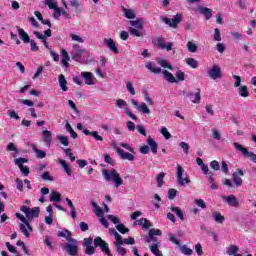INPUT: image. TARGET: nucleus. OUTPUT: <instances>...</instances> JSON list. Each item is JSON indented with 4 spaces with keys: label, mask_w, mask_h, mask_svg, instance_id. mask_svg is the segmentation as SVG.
I'll return each mask as SVG.
<instances>
[{
    "label": "nucleus",
    "mask_w": 256,
    "mask_h": 256,
    "mask_svg": "<svg viewBox=\"0 0 256 256\" xmlns=\"http://www.w3.org/2000/svg\"><path fill=\"white\" fill-rule=\"evenodd\" d=\"M102 177L105 179V181L114 183L115 187H121V185H123V178H121V175H119V172H117L115 169L102 170Z\"/></svg>",
    "instance_id": "obj_1"
},
{
    "label": "nucleus",
    "mask_w": 256,
    "mask_h": 256,
    "mask_svg": "<svg viewBox=\"0 0 256 256\" xmlns=\"http://www.w3.org/2000/svg\"><path fill=\"white\" fill-rule=\"evenodd\" d=\"M129 24L131 25V27L128 28L130 35L134 37H145V32L141 30L143 29V22H141V20H130Z\"/></svg>",
    "instance_id": "obj_2"
},
{
    "label": "nucleus",
    "mask_w": 256,
    "mask_h": 256,
    "mask_svg": "<svg viewBox=\"0 0 256 256\" xmlns=\"http://www.w3.org/2000/svg\"><path fill=\"white\" fill-rule=\"evenodd\" d=\"M185 173V169H183L182 165H177L176 167V182L180 187H185V185H189L191 183V179H189V175Z\"/></svg>",
    "instance_id": "obj_3"
},
{
    "label": "nucleus",
    "mask_w": 256,
    "mask_h": 256,
    "mask_svg": "<svg viewBox=\"0 0 256 256\" xmlns=\"http://www.w3.org/2000/svg\"><path fill=\"white\" fill-rule=\"evenodd\" d=\"M83 79L86 85H93V73L91 72H81L80 76H73L72 81L76 85H83Z\"/></svg>",
    "instance_id": "obj_4"
},
{
    "label": "nucleus",
    "mask_w": 256,
    "mask_h": 256,
    "mask_svg": "<svg viewBox=\"0 0 256 256\" xmlns=\"http://www.w3.org/2000/svg\"><path fill=\"white\" fill-rule=\"evenodd\" d=\"M20 211H22L26 218H28V222L33 219H37V217H39V213H41L39 207L29 208L27 206H21Z\"/></svg>",
    "instance_id": "obj_5"
},
{
    "label": "nucleus",
    "mask_w": 256,
    "mask_h": 256,
    "mask_svg": "<svg viewBox=\"0 0 256 256\" xmlns=\"http://www.w3.org/2000/svg\"><path fill=\"white\" fill-rule=\"evenodd\" d=\"M160 21L162 23H165V25H168L170 27H172L173 29H177V26L179 25V23H181V21H183V14L178 13L174 16V19H169L165 16H160Z\"/></svg>",
    "instance_id": "obj_6"
},
{
    "label": "nucleus",
    "mask_w": 256,
    "mask_h": 256,
    "mask_svg": "<svg viewBox=\"0 0 256 256\" xmlns=\"http://www.w3.org/2000/svg\"><path fill=\"white\" fill-rule=\"evenodd\" d=\"M207 77H209V79H212L213 81L217 79H222L223 71L221 70V66H219V64H214L211 68H208Z\"/></svg>",
    "instance_id": "obj_7"
},
{
    "label": "nucleus",
    "mask_w": 256,
    "mask_h": 256,
    "mask_svg": "<svg viewBox=\"0 0 256 256\" xmlns=\"http://www.w3.org/2000/svg\"><path fill=\"white\" fill-rule=\"evenodd\" d=\"M107 219H109L110 221H112V223H114V225H116L117 231H119V233H122V235H125V233H129V228L125 227V225L123 224H119V218L115 217L114 215H108Z\"/></svg>",
    "instance_id": "obj_8"
},
{
    "label": "nucleus",
    "mask_w": 256,
    "mask_h": 256,
    "mask_svg": "<svg viewBox=\"0 0 256 256\" xmlns=\"http://www.w3.org/2000/svg\"><path fill=\"white\" fill-rule=\"evenodd\" d=\"M94 247H99L102 253H109V244L99 236L94 239Z\"/></svg>",
    "instance_id": "obj_9"
},
{
    "label": "nucleus",
    "mask_w": 256,
    "mask_h": 256,
    "mask_svg": "<svg viewBox=\"0 0 256 256\" xmlns=\"http://www.w3.org/2000/svg\"><path fill=\"white\" fill-rule=\"evenodd\" d=\"M74 244H63L62 247L64 249V251H66L68 253V255L71 256H77V251H79V246H77V242H72Z\"/></svg>",
    "instance_id": "obj_10"
},
{
    "label": "nucleus",
    "mask_w": 256,
    "mask_h": 256,
    "mask_svg": "<svg viewBox=\"0 0 256 256\" xmlns=\"http://www.w3.org/2000/svg\"><path fill=\"white\" fill-rule=\"evenodd\" d=\"M83 53H85V50L81 49V46H79V44L73 45L71 56L74 61H81V56L83 55Z\"/></svg>",
    "instance_id": "obj_11"
},
{
    "label": "nucleus",
    "mask_w": 256,
    "mask_h": 256,
    "mask_svg": "<svg viewBox=\"0 0 256 256\" xmlns=\"http://www.w3.org/2000/svg\"><path fill=\"white\" fill-rule=\"evenodd\" d=\"M132 105H134V107H136L139 111H141V113H143L144 115H149V113H151V110L149 109V107L147 106V104H145V102H141L139 104V102H137V100L132 99L131 100Z\"/></svg>",
    "instance_id": "obj_12"
},
{
    "label": "nucleus",
    "mask_w": 256,
    "mask_h": 256,
    "mask_svg": "<svg viewBox=\"0 0 256 256\" xmlns=\"http://www.w3.org/2000/svg\"><path fill=\"white\" fill-rule=\"evenodd\" d=\"M23 163H27L26 158H18L15 160V165L19 167L21 173L24 174V177H27L29 175V167L23 166Z\"/></svg>",
    "instance_id": "obj_13"
},
{
    "label": "nucleus",
    "mask_w": 256,
    "mask_h": 256,
    "mask_svg": "<svg viewBox=\"0 0 256 256\" xmlns=\"http://www.w3.org/2000/svg\"><path fill=\"white\" fill-rule=\"evenodd\" d=\"M19 229L21 233H23V235L27 237V239H29V237H31V233H33V227L29 222L20 224Z\"/></svg>",
    "instance_id": "obj_14"
},
{
    "label": "nucleus",
    "mask_w": 256,
    "mask_h": 256,
    "mask_svg": "<svg viewBox=\"0 0 256 256\" xmlns=\"http://www.w3.org/2000/svg\"><path fill=\"white\" fill-rule=\"evenodd\" d=\"M198 13H200V15H204L205 19H207V21H209V19H211V17H213V10H211V8H207L204 6H198L197 8Z\"/></svg>",
    "instance_id": "obj_15"
},
{
    "label": "nucleus",
    "mask_w": 256,
    "mask_h": 256,
    "mask_svg": "<svg viewBox=\"0 0 256 256\" xmlns=\"http://www.w3.org/2000/svg\"><path fill=\"white\" fill-rule=\"evenodd\" d=\"M103 43L104 45H107L110 51H113V53L119 54V49L115 45V41H113V38H104Z\"/></svg>",
    "instance_id": "obj_16"
},
{
    "label": "nucleus",
    "mask_w": 256,
    "mask_h": 256,
    "mask_svg": "<svg viewBox=\"0 0 256 256\" xmlns=\"http://www.w3.org/2000/svg\"><path fill=\"white\" fill-rule=\"evenodd\" d=\"M116 151H117L119 157H121V159H124L126 161H134V159H135V155H133L129 152H125L121 148H117Z\"/></svg>",
    "instance_id": "obj_17"
},
{
    "label": "nucleus",
    "mask_w": 256,
    "mask_h": 256,
    "mask_svg": "<svg viewBox=\"0 0 256 256\" xmlns=\"http://www.w3.org/2000/svg\"><path fill=\"white\" fill-rule=\"evenodd\" d=\"M233 146L235 147L236 151H240L244 157L251 158V155H253V152H249V150L245 147H243L241 144L234 142Z\"/></svg>",
    "instance_id": "obj_18"
},
{
    "label": "nucleus",
    "mask_w": 256,
    "mask_h": 256,
    "mask_svg": "<svg viewBox=\"0 0 256 256\" xmlns=\"http://www.w3.org/2000/svg\"><path fill=\"white\" fill-rule=\"evenodd\" d=\"M223 201H226L227 204L230 205V207H237L239 205V201L237 200V197L235 195L230 196H223Z\"/></svg>",
    "instance_id": "obj_19"
},
{
    "label": "nucleus",
    "mask_w": 256,
    "mask_h": 256,
    "mask_svg": "<svg viewBox=\"0 0 256 256\" xmlns=\"http://www.w3.org/2000/svg\"><path fill=\"white\" fill-rule=\"evenodd\" d=\"M170 211H172V213H175L180 221H185V216L183 215V211L181 210V208L177 206H172L170 207Z\"/></svg>",
    "instance_id": "obj_20"
},
{
    "label": "nucleus",
    "mask_w": 256,
    "mask_h": 256,
    "mask_svg": "<svg viewBox=\"0 0 256 256\" xmlns=\"http://www.w3.org/2000/svg\"><path fill=\"white\" fill-rule=\"evenodd\" d=\"M18 34L20 36V39L23 40L24 43H31V38H29V34L25 32L22 28L17 27Z\"/></svg>",
    "instance_id": "obj_21"
},
{
    "label": "nucleus",
    "mask_w": 256,
    "mask_h": 256,
    "mask_svg": "<svg viewBox=\"0 0 256 256\" xmlns=\"http://www.w3.org/2000/svg\"><path fill=\"white\" fill-rule=\"evenodd\" d=\"M58 237H64L68 243H76V240L71 237V232L69 230H65V231H60L58 233Z\"/></svg>",
    "instance_id": "obj_22"
},
{
    "label": "nucleus",
    "mask_w": 256,
    "mask_h": 256,
    "mask_svg": "<svg viewBox=\"0 0 256 256\" xmlns=\"http://www.w3.org/2000/svg\"><path fill=\"white\" fill-rule=\"evenodd\" d=\"M58 81H59L60 89H62V91H69V87H67V79H65V75L60 74L58 77Z\"/></svg>",
    "instance_id": "obj_23"
},
{
    "label": "nucleus",
    "mask_w": 256,
    "mask_h": 256,
    "mask_svg": "<svg viewBox=\"0 0 256 256\" xmlns=\"http://www.w3.org/2000/svg\"><path fill=\"white\" fill-rule=\"evenodd\" d=\"M147 143H148L152 153L156 154L157 149H159V145L157 144V142H155V140L153 138H151V136H149L147 139Z\"/></svg>",
    "instance_id": "obj_24"
},
{
    "label": "nucleus",
    "mask_w": 256,
    "mask_h": 256,
    "mask_svg": "<svg viewBox=\"0 0 256 256\" xmlns=\"http://www.w3.org/2000/svg\"><path fill=\"white\" fill-rule=\"evenodd\" d=\"M138 225L142 227V229H151L153 227V224L146 218H141L140 220L137 221Z\"/></svg>",
    "instance_id": "obj_25"
},
{
    "label": "nucleus",
    "mask_w": 256,
    "mask_h": 256,
    "mask_svg": "<svg viewBox=\"0 0 256 256\" xmlns=\"http://www.w3.org/2000/svg\"><path fill=\"white\" fill-rule=\"evenodd\" d=\"M162 75H164V79H166L168 83H177V78H175V76H173L171 72L163 70Z\"/></svg>",
    "instance_id": "obj_26"
},
{
    "label": "nucleus",
    "mask_w": 256,
    "mask_h": 256,
    "mask_svg": "<svg viewBox=\"0 0 256 256\" xmlns=\"http://www.w3.org/2000/svg\"><path fill=\"white\" fill-rule=\"evenodd\" d=\"M42 135H43L44 143L47 145H51V138L53 137V135L51 134V131L43 130Z\"/></svg>",
    "instance_id": "obj_27"
},
{
    "label": "nucleus",
    "mask_w": 256,
    "mask_h": 256,
    "mask_svg": "<svg viewBox=\"0 0 256 256\" xmlns=\"http://www.w3.org/2000/svg\"><path fill=\"white\" fill-rule=\"evenodd\" d=\"M111 235H113L116 239V242H114L115 245H123V238L120 236L117 230L111 229L110 230Z\"/></svg>",
    "instance_id": "obj_28"
},
{
    "label": "nucleus",
    "mask_w": 256,
    "mask_h": 256,
    "mask_svg": "<svg viewBox=\"0 0 256 256\" xmlns=\"http://www.w3.org/2000/svg\"><path fill=\"white\" fill-rule=\"evenodd\" d=\"M50 201L52 203H59V201H61V194L55 190H52L50 193Z\"/></svg>",
    "instance_id": "obj_29"
},
{
    "label": "nucleus",
    "mask_w": 256,
    "mask_h": 256,
    "mask_svg": "<svg viewBox=\"0 0 256 256\" xmlns=\"http://www.w3.org/2000/svg\"><path fill=\"white\" fill-rule=\"evenodd\" d=\"M157 63H158V65H160V67H163L164 69H169L170 71H173V66L171 65V63H169V61H167L165 59H158Z\"/></svg>",
    "instance_id": "obj_30"
},
{
    "label": "nucleus",
    "mask_w": 256,
    "mask_h": 256,
    "mask_svg": "<svg viewBox=\"0 0 256 256\" xmlns=\"http://www.w3.org/2000/svg\"><path fill=\"white\" fill-rule=\"evenodd\" d=\"M122 11H123L124 17H126V19H135V17H136L135 11H133L131 9H127L125 7H122Z\"/></svg>",
    "instance_id": "obj_31"
},
{
    "label": "nucleus",
    "mask_w": 256,
    "mask_h": 256,
    "mask_svg": "<svg viewBox=\"0 0 256 256\" xmlns=\"http://www.w3.org/2000/svg\"><path fill=\"white\" fill-rule=\"evenodd\" d=\"M59 163L61 165V167L63 168V170L65 171V173L68 175V177H71V168H69V164H67V161L60 159Z\"/></svg>",
    "instance_id": "obj_32"
},
{
    "label": "nucleus",
    "mask_w": 256,
    "mask_h": 256,
    "mask_svg": "<svg viewBox=\"0 0 256 256\" xmlns=\"http://www.w3.org/2000/svg\"><path fill=\"white\" fill-rule=\"evenodd\" d=\"M212 217L216 223L222 224L223 221H225V216L221 215L220 212L218 211H214L212 213Z\"/></svg>",
    "instance_id": "obj_33"
},
{
    "label": "nucleus",
    "mask_w": 256,
    "mask_h": 256,
    "mask_svg": "<svg viewBox=\"0 0 256 256\" xmlns=\"http://www.w3.org/2000/svg\"><path fill=\"white\" fill-rule=\"evenodd\" d=\"M116 107H118V109H124V111H126L129 109V104H127V102L123 99H117Z\"/></svg>",
    "instance_id": "obj_34"
},
{
    "label": "nucleus",
    "mask_w": 256,
    "mask_h": 256,
    "mask_svg": "<svg viewBox=\"0 0 256 256\" xmlns=\"http://www.w3.org/2000/svg\"><path fill=\"white\" fill-rule=\"evenodd\" d=\"M146 69H148V71H151V73H154L155 75H159V73H161V68L153 67V63L151 62H148L146 64Z\"/></svg>",
    "instance_id": "obj_35"
},
{
    "label": "nucleus",
    "mask_w": 256,
    "mask_h": 256,
    "mask_svg": "<svg viewBox=\"0 0 256 256\" xmlns=\"http://www.w3.org/2000/svg\"><path fill=\"white\" fill-rule=\"evenodd\" d=\"M65 128L67 133H70L72 139H77L79 137L69 122L66 123Z\"/></svg>",
    "instance_id": "obj_36"
},
{
    "label": "nucleus",
    "mask_w": 256,
    "mask_h": 256,
    "mask_svg": "<svg viewBox=\"0 0 256 256\" xmlns=\"http://www.w3.org/2000/svg\"><path fill=\"white\" fill-rule=\"evenodd\" d=\"M238 93H239L240 97L247 98V97H249V88H247V86H240L238 88Z\"/></svg>",
    "instance_id": "obj_37"
},
{
    "label": "nucleus",
    "mask_w": 256,
    "mask_h": 256,
    "mask_svg": "<svg viewBox=\"0 0 256 256\" xmlns=\"http://www.w3.org/2000/svg\"><path fill=\"white\" fill-rule=\"evenodd\" d=\"M151 253L155 256H163V252L159 250V244L155 243L150 247Z\"/></svg>",
    "instance_id": "obj_38"
},
{
    "label": "nucleus",
    "mask_w": 256,
    "mask_h": 256,
    "mask_svg": "<svg viewBox=\"0 0 256 256\" xmlns=\"http://www.w3.org/2000/svg\"><path fill=\"white\" fill-rule=\"evenodd\" d=\"M56 139L61 143V145H64V147H69V138H67V136L57 135Z\"/></svg>",
    "instance_id": "obj_39"
},
{
    "label": "nucleus",
    "mask_w": 256,
    "mask_h": 256,
    "mask_svg": "<svg viewBox=\"0 0 256 256\" xmlns=\"http://www.w3.org/2000/svg\"><path fill=\"white\" fill-rule=\"evenodd\" d=\"M187 49L190 53H197L199 46H197V44L193 43L192 41H189L187 43Z\"/></svg>",
    "instance_id": "obj_40"
},
{
    "label": "nucleus",
    "mask_w": 256,
    "mask_h": 256,
    "mask_svg": "<svg viewBox=\"0 0 256 256\" xmlns=\"http://www.w3.org/2000/svg\"><path fill=\"white\" fill-rule=\"evenodd\" d=\"M32 149H33L34 153H36L38 159H45L47 157V153L45 151L39 150L35 146Z\"/></svg>",
    "instance_id": "obj_41"
},
{
    "label": "nucleus",
    "mask_w": 256,
    "mask_h": 256,
    "mask_svg": "<svg viewBox=\"0 0 256 256\" xmlns=\"http://www.w3.org/2000/svg\"><path fill=\"white\" fill-rule=\"evenodd\" d=\"M186 63H187V65H189V67H191L192 69H197V67H199V62H197V60H195L194 58H188V59H186Z\"/></svg>",
    "instance_id": "obj_42"
},
{
    "label": "nucleus",
    "mask_w": 256,
    "mask_h": 256,
    "mask_svg": "<svg viewBox=\"0 0 256 256\" xmlns=\"http://www.w3.org/2000/svg\"><path fill=\"white\" fill-rule=\"evenodd\" d=\"M239 251V248L236 245H230L227 247L226 253L227 255H236V253Z\"/></svg>",
    "instance_id": "obj_43"
},
{
    "label": "nucleus",
    "mask_w": 256,
    "mask_h": 256,
    "mask_svg": "<svg viewBox=\"0 0 256 256\" xmlns=\"http://www.w3.org/2000/svg\"><path fill=\"white\" fill-rule=\"evenodd\" d=\"M180 251L183 255H187V256L193 255V249L187 247V245L181 246Z\"/></svg>",
    "instance_id": "obj_44"
},
{
    "label": "nucleus",
    "mask_w": 256,
    "mask_h": 256,
    "mask_svg": "<svg viewBox=\"0 0 256 256\" xmlns=\"http://www.w3.org/2000/svg\"><path fill=\"white\" fill-rule=\"evenodd\" d=\"M192 103L199 104L201 103V90L198 89L197 92L192 96Z\"/></svg>",
    "instance_id": "obj_45"
},
{
    "label": "nucleus",
    "mask_w": 256,
    "mask_h": 256,
    "mask_svg": "<svg viewBox=\"0 0 256 256\" xmlns=\"http://www.w3.org/2000/svg\"><path fill=\"white\" fill-rule=\"evenodd\" d=\"M163 179H165V172H161L156 177L158 187H163Z\"/></svg>",
    "instance_id": "obj_46"
},
{
    "label": "nucleus",
    "mask_w": 256,
    "mask_h": 256,
    "mask_svg": "<svg viewBox=\"0 0 256 256\" xmlns=\"http://www.w3.org/2000/svg\"><path fill=\"white\" fill-rule=\"evenodd\" d=\"M232 177H233V181L237 187H240V185H243V179H241V177L237 176V173H233Z\"/></svg>",
    "instance_id": "obj_47"
},
{
    "label": "nucleus",
    "mask_w": 256,
    "mask_h": 256,
    "mask_svg": "<svg viewBox=\"0 0 256 256\" xmlns=\"http://www.w3.org/2000/svg\"><path fill=\"white\" fill-rule=\"evenodd\" d=\"M207 179H208V182L210 183V188L211 189H218L219 188V186L215 183V180L213 179V175H211V176H207Z\"/></svg>",
    "instance_id": "obj_48"
},
{
    "label": "nucleus",
    "mask_w": 256,
    "mask_h": 256,
    "mask_svg": "<svg viewBox=\"0 0 256 256\" xmlns=\"http://www.w3.org/2000/svg\"><path fill=\"white\" fill-rule=\"evenodd\" d=\"M122 245H135V238L128 237V238L122 239Z\"/></svg>",
    "instance_id": "obj_49"
},
{
    "label": "nucleus",
    "mask_w": 256,
    "mask_h": 256,
    "mask_svg": "<svg viewBox=\"0 0 256 256\" xmlns=\"http://www.w3.org/2000/svg\"><path fill=\"white\" fill-rule=\"evenodd\" d=\"M7 114L10 117V119H16V121H19V119H21V117L17 115V112H15V110H8Z\"/></svg>",
    "instance_id": "obj_50"
},
{
    "label": "nucleus",
    "mask_w": 256,
    "mask_h": 256,
    "mask_svg": "<svg viewBox=\"0 0 256 256\" xmlns=\"http://www.w3.org/2000/svg\"><path fill=\"white\" fill-rule=\"evenodd\" d=\"M160 133L163 135L165 139H171V133L167 130V127H162Z\"/></svg>",
    "instance_id": "obj_51"
},
{
    "label": "nucleus",
    "mask_w": 256,
    "mask_h": 256,
    "mask_svg": "<svg viewBox=\"0 0 256 256\" xmlns=\"http://www.w3.org/2000/svg\"><path fill=\"white\" fill-rule=\"evenodd\" d=\"M116 251L118 255H122V256L127 255V249H125L121 245H116Z\"/></svg>",
    "instance_id": "obj_52"
},
{
    "label": "nucleus",
    "mask_w": 256,
    "mask_h": 256,
    "mask_svg": "<svg viewBox=\"0 0 256 256\" xmlns=\"http://www.w3.org/2000/svg\"><path fill=\"white\" fill-rule=\"evenodd\" d=\"M176 80H177V83H179V81H185V73L181 70H178L176 72Z\"/></svg>",
    "instance_id": "obj_53"
},
{
    "label": "nucleus",
    "mask_w": 256,
    "mask_h": 256,
    "mask_svg": "<svg viewBox=\"0 0 256 256\" xmlns=\"http://www.w3.org/2000/svg\"><path fill=\"white\" fill-rule=\"evenodd\" d=\"M104 161H105V163H108L112 167H115V162H114V160L111 158V156L109 154H105L104 155Z\"/></svg>",
    "instance_id": "obj_54"
},
{
    "label": "nucleus",
    "mask_w": 256,
    "mask_h": 256,
    "mask_svg": "<svg viewBox=\"0 0 256 256\" xmlns=\"http://www.w3.org/2000/svg\"><path fill=\"white\" fill-rule=\"evenodd\" d=\"M175 197H177V190L170 188L168 190V199L173 200Z\"/></svg>",
    "instance_id": "obj_55"
},
{
    "label": "nucleus",
    "mask_w": 256,
    "mask_h": 256,
    "mask_svg": "<svg viewBox=\"0 0 256 256\" xmlns=\"http://www.w3.org/2000/svg\"><path fill=\"white\" fill-rule=\"evenodd\" d=\"M84 247H85L86 255H94L95 254V247H93L92 245L84 246Z\"/></svg>",
    "instance_id": "obj_56"
},
{
    "label": "nucleus",
    "mask_w": 256,
    "mask_h": 256,
    "mask_svg": "<svg viewBox=\"0 0 256 256\" xmlns=\"http://www.w3.org/2000/svg\"><path fill=\"white\" fill-rule=\"evenodd\" d=\"M126 88L130 95H135V88L133 87V83L127 82Z\"/></svg>",
    "instance_id": "obj_57"
},
{
    "label": "nucleus",
    "mask_w": 256,
    "mask_h": 256,
    "mask_svg": "<svg viewBox=\"0 0 256 256\" xmlns=\"http://www.w3.org/2000/svg\"><path fill=\"white\" fill-rule=\"evenodd\" d=\"M210 167L211 169H213L214 171H219V169H221V166L219 165V162L217 160H214L210 163Z\"/></svg>",
    "instance_id": "obj_58"
},
{
    "label": "nucleus",
    "mask_w": 256,
    "mask_h": 256,
    "mask_svg": "<svg viewBox=\"0 0 256 256\" xmlns=\"http://www.w3.org/2000/svg\"><path fill=\"white\" fill-rule=\"evenodd\" d=\"M16 183V188L18 189V191H20V193H22L23 191V180L16 178L15 180Z\"/></svg>",
    "instance_id": "obj_59"
},
{
    "label": "nucleus",
    "mask_w": 256,
    "mask_h": 256,
    "mask_svg": "<svg viewBox=\"0 0 256 256\" xmlns=\"http://www.w3.org/2000/svg\"><path fill=\"white\" fill-rule=\"evenodd\" d=\"M46 5L50 8V9H57V2H55L54 0H46Z\"/></svg>",
    "instance_id": "obj_60"
},
{
    "label": "nucleus",
    "mask_w": 256,
    "mask_h": 256,
    "mask_svg": "<svg viewBox=\"0 0 256 256\" xmlns=\"http://www.w3.org/2000/svg\"><path fill=\"white\" fill-rule=\"evenodd\" d=\"M149 233H150V237L155 236V235H158V236L163 235V232L160 229H153L152 228V229L149 230Z\"/></svg>",
    "instance_id": "obj_61"
},
{
    "label": "nucleus",
    "mask_w": 256,
    "mask_h": 256,
    "mask_svg": "<svg viewBox=\"0 0 256 256\" xmlns=\"http://www.w3.org/2000/svg\"><path fill=\"white\" fill-rule=\"evenodd\" d=\"M179 147H181V149H183V151H184V153L187 155V153H189V149H190V147H189V144L188 143H186V142H181L180 144H179Z\"/></svg>",
    "instance_id": "obj_62"
},
{
    "label": "nucleus",
    "mask_w": 256,
    "mask_h": 256,
    "mask_svg": "<svg viewBox=\"0 0 256 256\" xmlns=\"http://www.w3.org/2000/svg\"><path fill=\"white\" fill-rule=\"evenodd\" d=\"M68 4L70 7H74L75 9H79V7H81L78 0H68Z\"/></svg>",
    "instance_id": "obj_63"
},
{
    "label": "nucleus",
    "mask_w": 256,
    "mask_h": 256,
    "mask_svg": "<svg viewBox=\"0 0 256 256\" xmlns=\"http://www.w3.org/2000/svg\"><path fill=\"white\" fill-rule=\"evenodd\" d=\"M214 41H221V30L214 29Z\"/></svg>",
    "instance_id": "obj_64"
}]
</instances>
